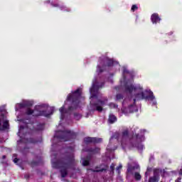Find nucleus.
Listing matches in <instances>:
<instances>
[{
  "label": "nucleus",
  "mask_w": 182,
  "mask_h": 182,
  "mask_svg": "<svg viewBox=\"0 0 182 182\" xmlns=\"http://www.w3.org/2000/svg\"><path fill=\"white\" fill-rule=\"evenodd\" d=\"M167 174H168V173L167 171H166L165 170H164V177H166L167 176Z\"/></svg>",
  "instance_id": "obj_28"
},
{
  "label": "nucleus",
  "mask_w": 182,
  "mask_h": 182,
  "mask_svg": "<svg viewBox=\"0 0 182 182\" xmlns=\"http://www.w3.org/2000/svg\"><path fill=\"white\" fill-rule=\"evenodd\" d=\"M60 159L57 160L58 156L55 154H51V164L53 168L60 170L61 174V181H66L65 177L68 176V170L71 168L75 170L76 166V160H75V145L70 144L63 146L60 149Z\"/></svg>",
  "instance_id": "obj_6"
},
{
  "label": "nucleus",
  "mask_w": 182,
  "mask_h": 182,
  "mask_svg": "<svg viewBox=\"0 0 182 182\" xmlns=\"http://www.w3.org/2000/svg\"><path fill=\"white\" fill-rule=\"evenodd\" d=\"M127 178H129V175L127 176Z\"/></svg>",
  "instance_id": "obj_37"
},
{
  "label": "nucleus",
  "mask_w": 182,
  "mask_h": 182,
  "mask_svg": "<svg viewBox=\"0 0 182 182\" xmlns=\"http://www.w3.org/2000/svg\"><path fill=\"white\" fill-rule=\"evenodd\" d=\"M90 170L93 171V173H101L105 174V173H107V171L109 170V165L107 164H102L97 166L95 168H91Z\"/></svg>",
  "instance_id": "obj_12"
},
{
  "label": "nucleus",
  "mask_w": 182,
  "mask_h": 182,
  "mask_svg": "<svg viewBox=\"0 0 182 182\" xmlns=\"http://www.w3.org/2000/svg\"><path fill=\"white\" fill-rule=\"evenodd\" d=\"M168 36H171V35H173V31H170L169 33H168Z\"/></svg>",
  "instance_id": "obj_31"
},
{
  "label": "nucleus",
  "mask_w": 182,
  "mask_h": 182,
  "mask_svg": "<svg viewBox=\"0 0 182 182\" xmlns=\"http://www.w3.org/2000/svg\"><path fill=\"white\" fill-rule=\"evenodd\" d=\"M41 163H42V156H36V161H33L31 163V166H32V167H35V166H39Z\"/></svg>",
  "instance_id": "obj_17"
},
{
  "label": "nucleus",
  "mask_w": 182,
  "mask_h": 182,
  "mask_svg": "<svg viewBox=\"0 0 182 182\" xmlns=\"http://www.w3.org/2000/svg\"><path fill=\"white\" fill-rule=\"evenodd\" d=\"M103 139L102 138H97V137H85L84 138V143L85 144H90V143H102Z\"/></svg>",
  "instance_id": "obj_13"
},
{
  "label": "nucleus",
  "mask_w": 182,
  "mask_h": 182,
  "mask_svg": "<svg viewBox=\"0 0 182 182\" xmlns=\"http://www.w3.org/2000/svg\"><path fill=\"white\" fill-rule=\"evenodd\" d=\"M33 106V100H23L21 102L17 103L15 105L16 114L17 116V120L20 122V127L18 129V136H20V140L17 141L18 147L26 146L23 151L28 150V146L31 144H35V143H41L42 141V137L39 138L38 141L34 140L31 137L32 133H41L45 130V123L33 122L31 119H22L21 117V112L23 114L27 116H33L38 117V116H44V117H49L53 114L55 112V107H50L48 104H41L36 105L34 109L31 107Z\"/></svg>",
  "instance_id": "obj_1"
},
{
  "label": "nucleus",
  "mask_w": 182,
  "mask_h": 182,
  "mask_svg": "<svg viewBox=\"0 0 182 182\" xmlns=\"http://www.w3.org/2000/svg\"><path fill=\"white\" fill-rule=\"evenodd\" d=\"M14 163H15V164H18V161H21V159H18V158H15L13 159Z\"/></svg>",
  "instance_id": "obj_26"
},
{
  "label": "nucleus",
  "mask_w": 182,
  "mask_h": 182,
  "mask_svg": "<svg viewBox=\"0 0 182 182\" xmlns=\"http://www.w3.org/2000/svg\"><path fill=\"white\" fill-rule=\"evenodd\" d=\"M139 128L136 127L132 129V134H129V129L126 128L122 130V133L114 132L109 139V144L107 146V157L108 159H114V150L119 146H122V149H137L139 153L144 150V145L142 144L145 140L144 133L147 132L146 129H141L137 133Z\"/></svg>",
  "instance_id": "obj_3"
},
{
  "label": "nucleus",
  "mask_w": 182,
  "mask_h": 182,
  "mask_svg": "<svg viewBox=\"0 0 182 182\" xmlns=\"http://www.w3.org/2000/svg\"><path fill=\"white\" fill-rule=\"evenodd\" d=\"M117 70H120V64L116 60L106 55L100 57L96 75L92 80V87L90 88L89 109L90 112H102L103 107L107 105V98H100L102 95L99 92V89H102L105 86V80L113 83L112 77L114 76Z\"/></svg>",
  "instance_id": "obj_2"
},
{
  "label": "nucleus",
  "mask_w": 182,
  "mask_h": 182,
  "mask_svg": "<svg viewBox=\"0 0 182 182\" xmlns=\"http://www.w3.org/2000/svg\"><path fill=\"white\" fill-rule=\"evenodd\" d=\"M122 100H123V95L117 94L115 97V102H122Z\"/></svg>",
  "instance_id": "obj_23"
},
{
  "label": "nucleus",
  "mask_w": 182,
  "mask_h": 182,
  "mask_svg": "<svg viewBox=\"0 0 182 182\" xmlns=\"http://www.w3.org/2000/svg\"><path fill=\"white\" fill-rule=\"evenodd\" d=\"M127 173L132 174L136 181H140L141 180V175H140V165L135 164L134 166L128 164Z\"/></svg>",
  "instance_id": "obj_10"
},
{
  "label": "nucleus",
  "mask_w": 182,
  "mask_h": 182,
  "mask_svg": "<svg viewBox=\"0 0 182 182\" xmlns=\"http://www.w3.org/2000/svg\"><path fill=\"white\" fill-rule=\"evenodd\" d=\"M90 159H91L90 156H88L86 158H82L81 163L82 166H89V164H90Z\"/></svg>",
  "instance_id": "obj_18"
},
{
  "label": "nucleus",
  "mask_w": 182,
  "mask_h": 182,
  "mask_svg": "<svg viewBox=\"0 0 182 182\" xmlns=\"http://www.w3.org/2000/svg\"><path fill=\"white\" fill-rule=\"evenodd\" d=\"M81 99L82 88H77L68 95L64 105L59 109L60 114L59 127L70 124V122H72V116H73L75 120H80L82 119L80 114L75 112L76 109L80 107Z\"/></svg>",
  "instance_id": "obj_4"
},
{
  "label": "nucleus",
  "mask_w": 182,
  "mask_h": 182,
  "mask_svg": "<svg viewBox=\"0 0 182 182\" xmlns=\"http://www.w3.org/2000/svg\"><path fill=\"white\" fill-rule=\"evenodd\" d=\"M114 167H116V164H112L109 166V173L110 177H113V176H114Z\"/></svg>",
  "instance_id": "obj_20"
},
{
  "label": "nucleus",
  "mask_w": 182,
  "mask_h": 182,
  "mask_svg": "<svg viewBox=\"0 0 182 182\" xmlns=\"http://www.w3.org/2000/svg\"><path fill=\"white\" fill-rule=\"evenodd\" d=\"M139 19V16L136 15V22H137V20Z\"/></svg>",
  "instance_id": "obj_33"
},
{
  "label": "nucleus",
  "mask_w": 182,
  "mask_h": 182,
  "mask_svg": "<svg viewBox=\"0 0 182 182\" xmlns=\"http://www.w3.org/2000/svg\"><path fill=\"white\" fill-rule=\"evenodd\" d=\"M77 134L70 129L64 128L63 130L56 131L52 139V151H55V149H58L60 146V143L69 141L76 139Z\"/></svg>",
  "instance_id": "obj_8"
},
{
  "label": "nucleus",
  "mask_w": 182,
  "mask_h": 182,
  "mask_svg": "<svg viewBox=\"0 0 182 182\" xmlns=\"http://www.w3.org/2000/svg\"><path fill=\"white\" fill-rule=\"evenodd\" d=\"M6 156L4 155L3 159H6Z\"/></svg>",
  "instance_id": "obj_35"
},
{
  "label": "nucleus",
  "mask_w": 182,
  "mask_h": 182,
  "mask_svg": "<svg viewBox=\"0 0 182 182\" xmlns=\"http://www.w3.org/2000/svg\"><path fill=\"white\" fill-rule=\"evenodd\" d=\"M6 105L0 107V130L9 129V121L6 119Z\"/></svg>",
  "instance_id": "obj_9"
},
{
  "label": "nucleus",
  "mask_w": 182,
  "mask_h": 182,
  "mask_svg": "<svg viewBox=\"0 0 182 182\" xmlns=\"http://www.w3.org/2000/svg\"><path fill=\"white\" fill-rule=\"evenodd\" d=\"M122 70V78L120 79L121 86H123L125 93L129 95V96L123 100L121 110L125 116H129L132 113L139 112V107L136 105V102L140 100L137 99L136 92L133 90L132 91V90H130L131 91H128L127 90L128 87L136 85V84L133 83V77L134 76L133 71L129 70L127 65H123Z\"/></svg>",
  "instance_id": "obj_5"
},
{
  "label": "nucleus",
  "mask_w": 182,
  "mask_h": 182,
  "mask_svg": "<svg viewBox=\"0 0 182 182\" xmlns=\"http://www.w3.org/2000/svg\"><path fill=\"white\" fill-rule=\"evenodd\" d=\"M128 92L134 91L138 100H146L151 106H157V100L156 96L150 90H144L143 86L140 84L131 85L127 88Z\"/></svg>",
  "instance_id": "obj_7"
},
{
  "label": "nucleus",
  "mask_w": 182,
  "mask_h": 182,
  "mask_svg": "<svg viewBox=\"0 0 182 182\" xmlns=\"http://www.w3.org/2000/svg\"><path fill=\"white\" fill-rule=\"evenodd\" d=\"M14 157H16V154H14Z\"/></svg>",
  "instance_id": "obj_36"
},
{
  "label": "nucleus",
  "mask_w": 182,
  "mask_h": 182,
  "mask_svg": "<svg viewBox=\"0 0 182 182\" xmlns=\"http://www.w3.org/2000/svg\"><path fill=\"white\" fill-rule=\"evenodd\" d=\"M123 166L120 164L118 167L116 168V172L117 173V182H124L123 177L120 176V171L122 170Z\"/></svg>",
  "instance_id": "obj_16"
},
{
  "label": "nucleus",
  "mask_w": 182,
  "mask_h": 182,
  "mask_svg": "<svg viewBox=\"0 0 182 182\" xmlns=\"http://www.w3.org/2000/svg\"><path fill=\"white\" fill-rule=\"evenodd\" d=\"M151 170V168H147L146 171L145 173V178H144V181H147L148 177H149V172Z\"/></svg>",
  "instance_id": "obj_24"
},
{
  "label": "nucleus",
  "mask_w": 182,
  "mask_h": 182,
  "mask_svg": "<svg viewBox=\"0 0 182 182\" xmlns=\"http://www.w3.org/2000/svg\"><path fill=\"white\" fill-rule=\"evenodd\" d=\"M160 173H161V170L155 169L154 171V176L149 178V182H159V180H160Z\"/></svg>",
  "instance_id": "obj_14"
},
{
  "label": "nucleus",
  "mask_w": 182,
  "mask_h": 182,
  "mask_svg": "<svg viewBox=\"0 0 182 182\" xmlns=\"http://www.w3.org/2000/svg\"><path fill=\"white\" fill-rule=\"evenodd\" d=\"M31 176H29V173H26L25 175H24V178H26V180H29V178H30Z\"/></svg>",
  "instance_id": "obj_27"
},
{
  "label": "nucleus",
  "mask_w": 182,
  "mask_h": 182,
  "mask_svg": "<svg viewBox=\"0 0 182 182\" xmlns=\"http://www.w3.org/2000/svg\"><path fill=\"white\" fill-rule=\"evenodd\" d=\"M151 21L154 25H156V23H160L161 18L157 14H153L151 16Z\"/></svg>",
  "instance_id": "obj_15"
},
{
  "label": "nucleus",
  "mask_w": 182,
  "mask_h": 182,
  "mask_svg": "<svg viewBox=\"0 0 182 182\" xmlns=\"http://www.w3.org/2000/svg\"><path fill=\"white\" fill-rule=\"evenodd\" d=\"M115 89L116 90H119V89H120V87H116Z\"/></svg>",
  "instance_id": "obj_34"
},
{
  "label": "nucleus",
  "mask_w": 182,
  "mask_h": 182,
  "mask_svg": "<svg viewBox=\"0 0 182 182\" xmlns=\"http://www.w3.org/2000/svg\"><path fill=\"white\" fill-rule=\"evenodd\" d=\"M175 182H181V178H178L177 180L175 181Z\"/></svg>",
  "instance_id": "obj_30"
},
{
  "label": "nucleus",
  "mask_w": 182,
  "mask_h": 182,
  "mask_svg": "<svg viewBox=\"0 0 182 182\" xmlns=\"http://www.w3.org/2000/svg\"><path fill=\"white\" fill-rule=\"evenodd\" d=\"M137 9H139V7L137 6V5H136V4L132 5V6L131 8L132 12H136V11H137Z\"/></svg>",
  "instance_id": "obj_25"
},
{
  "label": "nucleus",
  "mask_w": 182,
  "mask_h": 182,
  "mask_svg": "<svg viewBox=\"0 0 182 182\" xmlns=\"http://www.w3.org/2000/svg\"><path fill=\"white\" fill-rule=\"evenodd\" d=\"M152 160H154V156H151V157L149 158V161H152Z\"/></svg>",
  "instance_id": "obj_29"
},
{
  "label": "nucleus",
  "mask_w": 182,
  "mask_h": 182,
  "mask_svg": "<svg viewBox=\"0 0 182 182\" xmlns=\"http://www.w3.org/2000/svg\"><path fill=\"white\" fill-rule=\"evenodd\" d=\"M75 173H80V169L77 168V170L75 171Z\"/></svg>",
  "instance_id": "obj_32"
},
{
  "label": "nucleus",
  "mask_w": 182,
  "mask_h": 182,
  "mask_svg": "<svg viewBox=\"0 0 182 182\" xmlns=\"http://www.w3.org/2000/svg\"><path fill=\"white\" fill-rule=\"evenodd\" d=\"M110 109H117L118 110V112L120 110V109L118 108V106L116 103H114V102H110L109 105H108Z\"/></svg>",
  "instance_id": "obj_22"
},
{
  "label": "nucleus",
  "mask_w": 182,
  "mask_h": 182,
  "mask_svg": "<svg viewBox=\"0 0 182 182\" xmlns=\"http://www.w3.org/2000/svg\"><path fill=\"white\" fill-rule=\"evenodd\" d=\"M171 173H174V171H172Z\"/></svg>",
  "instance_id": "obj_38"
},
{
  "label": "nucleus",
  "mask_w": 182,
  "mask_h": 182,
  "mask_svg": "<svg viewBox=\"0 0 182 182\" xmlns=\"http://www.w3.org/2000/svg\"><path fill=\"white\" fill-rule=\"evenodd\" d=\"M115 122H117V117H116L113 114H109L108 118V123H109L110 124H113V123H115Z\"/></svg>",
  "instance_id": "obj_19"
},
{
  "label": "nucleus",
  "mask_w": 182,
  "mask_h": 182,
  "mask_svg": "<svg viewBox=\"0 0 182 182\" xmlns=\"http://www.w3.org/2000/svg\"><path fill=\"white\" fill-rule=\"evenodd\" d=\"M85 151H89V153H92L93 154H96V153H99V151H100V149L99 148H90V149H85Z\"/></svg>",
  "instance_id": "obj_21"
},
{
  "label": "nucleus",
  "mask_w": 182,
  "mask_h": 182,
  "mask_svg": "<svg viewBox=\"0 0 182 182\" xmlns=\"http://www.w3.org/2000/svg\"><path fill=\"white\" fill-rule=\"evenodd\" d=\"M44 4H50L51 6H53V8H58L63 12H70V11H72L70 8L58 0H45Z\"/></svg>",
  "instance_id": "obj_11"
}]
</instances>
